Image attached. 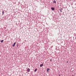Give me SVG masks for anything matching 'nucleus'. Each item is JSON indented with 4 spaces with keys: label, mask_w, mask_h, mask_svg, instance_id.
Segmentation results:
<instances>
[{
    "label": "nucleus",
    "mask_w": 76,
    "mask_h": 76,
    "mask_svg": "<svg viewBox=\"0 0 76 76\" xmlns=\"http://www.w3.org/2000/svg\"><path fill=\"white\" fill-rule=\"evenodd\" d=\"M16 43L15 42L13 43V44L12 45V47H15V45H16Z\"/></svg>",
    "instance_id": "obj_1"
},
{
    "label": "nucleus",
    "mask_w": 76,
    "mask_h": 76,
    "mask_svg": "<svg viewBox=\"0 0 76 76\" xmlns=\"http://www.w3.org/2000/svg\"><path fill=\"white\" fill-rule=\"evenodd\" d=\"M27 72H30V69H29V68H28L27 69Z\"/></svg>",
    "instance_id": "obj_2"
},
{
    "label": "nucleus",
    "mask_w": 76,
    "mask_h": 76,
    "mask_svg": "<svg viewBox=\"0 0 76 76\" xmlns=\"http://www.w3.org/2000/svg\"><path fill=\"white\" fill-rule=\"evenodd\" d=\"M43 64H40V67H42V66H43Z\"/></svg>",
    "instance_id": "obj_3"
},
{
    "label": "nucleus",
    "mask_w": 76,
    "mask_h": 76,
    "mask_svg": "<svg viewBox=\"0 0 76 76\" xmlns=\"http://www.w3.org/2000/svg\"><path fill=\"white\" fill-rule=\"evenodd\" d=\"M51 9L52 10H54V8H51Z\"/></svg>",
    "instance_id": "obj_4"
},
{
    "label": "nucleus",
    "mask_w": 76,
    "mask_h": 76,
    "mask_svg": "<svg viewBox=\"0 0 76 76\" xmlns=\"http://www.w3.org/2000/svg\"><path fill=\"white\" fill-rule=\"evenodd\" d=\"M47 71L48 72L49 71V68H48L47 69Z\"/></svg>",
    "instance_id": "obj_5"
},
{
    "label": "nucleus",
    "mask_w": 76,
    "mask_h": 76,
    "mask_svg": "<svg viewBox=\"0 0 76 76\" xmlns=\"http://www.w3.org/2000/svg\"><path fill=\"white\" fill-rule=\"evenodd\" d=\"M37 69H35V70H34V72H37Z\"/></svg>",
    "instance_id": "obj_6"
},
{
    "label": "nucleus",
    "mask_w": 76,
    "mask_h": 76,
    "mask_svg": "<svg viewBox=\"0 0 76 76\" xmlns=\"http://www.w3.org/2000/svg\"><path fill=\"white\" fill-rule=\"evenodd\" d=\"M3 41H4V40H2L1 41V42H3Z\"/></svg>",
    "instance_id": "obj_7"
},
{
    "label": "nucleus",
    "mask_w": 76,
    "mask_h": 76,
    "mask_svg": "<svg viewBox=\"0 0 76 76\" xmlns=\"http://www.w3.org/2000/svg\"><path fill=\"white\" fill-rule=\"evenodd\" d=\"M53 3H56V1H54Z\"/></svg>",
    "instance_id": "obj_8"
},
{
    "label": "nucleus",
    "mask_w": 76,
    "mask_h": 76,
    "mask_svg": "<svg viewBox=\"0 0 76 76\" xmlns=\"http://www.w3.org/2000/svg\"><path fill=\"white\" fill-rule=\"evenodd\" d=\"M4 14V11H2V15H3Z\"/></svg>",
    "instance_id": "obj_9"
},
{
    "label": "nucleus",
    "mask_w": 76,
    "mask_h": 76,
    "mask_svg": "<svg viewBox=\"0 0 76 76\" xmlns=\"http://www.w3.org/2000/svg\"><path fill=\"white\" fill-rule=\"evenodd\" d=\"M60 10V12H62V11H61V10Z\"/></svg>",
    "instance_id": "obj_10"
},
{
    "label": "nucleus",
    "mask_w": 76,
    "mask_h": 76,
    "mask_svg": "<svg viewBox=\"0 0 76 76\" xmlns=\"http://www.w3.org/2000/svg\"><path fill=\"white\" fill-rule=\"evenodd\" d=\"M66 62H67V63H68V61H67Z\"/></svg>",
    "instance_id": "obj_11"
},
{
    "label": "nucleus",
    "mask_w": 76,
    "mask_h": 76,
    "mask_svg": "<svg viewBox=\"0 0 76 76\" xmlns=\"http://www.w3.org/2000/svg\"><path fill=\"white\" fill-rule=\"evenodd\" d=\"M50 61H51V60H50Z\"/></svg>",
    "instance_id": "obj_12"
},
{
    "label": "nucleus",
    "mask_w": 76,
    "mask_h": 76,
    "mask_svg": "<svg viewBox=\"0 0 76 76\" xmlns=\"http://www.w3.org/2000/svg\"><path fill=\"white\" fill-rule=\"evenodd\" d=\"M76 39V37H75V38Z\"/></svg>",
    "instance_id": "obj_13"
},
{
    "label": "nucleus",
    "mask_w": 76,
    "mask_h": 76,
    "mask_svg": "<svg viewBox=\"0 0 76 76\" xmlns=\"http://www.w3.org/2000/svg\"><path fill=\"white\" fill-rule=\"evenodd\" d=\"M59 76H60V75H59Z\"/></svg>",
    "instance_id": "obj_14"
}]
</instances>
